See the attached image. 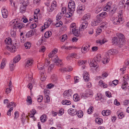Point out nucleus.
Masks as SVG:
<instances>
[{"label":"nucleus","mask_w":129,"mask_h":129,"mask_svg":"<svg viewBox=\"0 0 129 129\" xmlns=\"http://www.w3.org/2000/svg\"><path fill=\"white\" fill-rule=\"evenodd\" d=\"M5 43L6 44L9 45L7 46V49L11 52H14L16 50V48H18V45L17 43H14L13 45H11L12 41L11 38H7L5 40Z\"/></svg>","instance_id":"f257e3e1"},{"label":"nucleus","mask_w":129,"mask_h":129,"mask_svg":"<svg viewBox=\"0 0 129 129\" xmlns=\"http://www.w3.org/2000/svg\"><path fill=\"white\" fill-rule=\"evenodd\" d=\"M20 2L21 4H22L20 7V12L22 13H24L26 10V6L29 4L28 1L20 0Z\"/></svg>","instance_id":"f03ea898"},{"label":"nucleus","mask_w":129,"mask_h":129,"mask_svg":"<svg viewBox=\"0 0 129 129\" xmlns=\"http://www.w3.org/2000/svg\"><path fill=\"white\" fill-rule=\"evenodd\" d=\"M54 54L53 53L51 52L49 54L48 56L50 58H51V59L55 63H57V64H58L61 61V60H59V58L58 56H55L54 57Z\"/></svg>","instance_id":"7ed1b4c3"},{"label":"nucleus","mask_w":129,"mask_h":129,"mask_svg":"<svg viewBox=\"0 0 129 129\" xmlns=\"http://www.w3.org/2000/svg\"><path fill=\"white\" fill-rule=\"evenodd\" d=\"M11 22L13 24L14 26L16 28L21 29L25 26L24 24L22 23H18V21L16 20H15L12 21Z\"/></svg>","instance_id":"20e7f679"},{"label":"nucleus","mask_w":129,"mask_h":129,"mask_svg":"<svg viewBox=\"0 0 129 129\" xmlns=\"http://www.w3.org/2000/svg\"><path fill=\"white\" fill-rule=\"evenodd\" d=\"M72 90L71 89H69L64 92L63 96L65 99H70L72 98Z\"/></svg>","instance_id":"39448f33"},{"label":"nucleus","mask_w":129,"mask_h":129,"mask_svg":"<svg viewBox=\"0 0 129 129\" xmlns=\"http://www.w3.org/2000/svg\"><path fill=\"white\" fill-rule=\"evenodd\" d=\"M68 7L69 11L70 12H73L75 11V5L73 1L69 2Z\"/></svg>","instance_id":"423d86ee"},{"label":"nucleus","mask_w":129,"mask_h":129,"mask_svg":"<svg viewBox=\"0 0 129 129\" xmlns=\"http://www.w3.org/2000/svg\"><path fill=\"white\" fill-rule=\"evenodd\" d=\"M123 19L121 17L120 18H116L114 19L113 21V22L114 24H121L123 23Z\"/></svg>","instance_id":"0eeeda50"},{"label":"nucleus","mask_w":129,"mask_h":129,"mask_svg":"<svg viewBox=\"0 0 129 129\" xmlns=\"http://www.w3.org/2000/svg\"><path fill=\"white\" fill-rule=\"evenodd\" d=\"M57 6L56 2L55 1H53L52 2L51 7H49L48 10L49 11L51 12L53 11L54 9H55Z\"/></svg>","instance_id":"6e6552de"},{"label":"nucleus","mask_w":129,"mask_h":129,"mask_svg":"<svg viewBox=\"0 0 129 129\" xmlns=\"http://www.w3.org/2000/svg\"><path fill=\"white\" fill-rule=\"evenodd\" d=\"M112 42L113 44L116 45L121 44H122L121 42L120 41V39L117 37H114L112 38Z\"/></svg>","instance_id":"1a4fd4ad"},{"label":"nucleus","mask_w":129,"mask_h":129,"mask_svg":"<svg viewBox=\"0 0 129 129\" xmlns=\"http://www.w3.org/2000/svg\"><path fill=\"white\" fill-rule=\"evenodd\" d=\"M123 78H124L123 80L124 82L122 84L121 86V87L123 89H124L126 88L127 86V81L128 80V77L127 76H125L124 77H123Z\"/></svg>","instance_id":"9d476101"},{"label":"nucleus","mask_w":129,"mask_h":129,"mask_svg":"<svg viewBox=\"0 0 129 129\" xmlns=\"http://www.w3.org/2000/svg\"><path fill=\"white\" fill-rule=\"evenodd\" d=\"M88 25V23L87 21H84L82 22L79 28L80 31H82L85 29L87 27Z\"/></svg>","instance_id":"9b49d317"},{"label":"nucleus","mask_w":129,"mask_h":129,"mask_svg":"<svg viewBox=\"0 0 129 129\" xmlns=\"http://www.w3.org/2000/svg\"><path fill=\"white\" fill-rule=\"evenodd\" d=\"M88 73L86 71L84 72L83 76V79L86 82H88L89 79V76Z\"/></svg>","instance_id":"f8f14e48"},{"label":"nucleus","mask_w":129,"mask_h":129,"mask_svg":"<svg viewBox=\"0 0 129 129\" xmlns=\"http://www.w3.org/2000/svg\"><path fill=\"white\" fill-rule=\"evenodd\" d=\"M90 14L89 13L85 15L82 17V19L83 20H84V21H87V20L90 19Z\"/></svg>","instance_id":"ddd939ff"},{"label":"nucleus","mask_w":129,"mask_h":129,"mask_svg":"<svg viewBox=\"0 0 129 129\" xmlns=\"http://www.w3.org/2000/svg\"><path fill=\"white\" fill-rule=\"evenodd\" d=\"M68 112L71 115L74 116L76 114V111L75 110L70 109L68 110Z\"/></svg>","instance_id":"4468645a"},{"label":"nucleus","mask_w":129,"mask_h":129,"mask_svg":"<svg viewBox=\"0 0 129 129\" xmlns=\"http://www.w3.org/2000/svg\"><path fill=\"white\" fill-rule=\"evenodd\" d=\"M72 70V68L71 67L69 66L66 68H63L61 69L60 70V71L62 72H63L64 71L66 72H70V71H71Z\"/></svg>","instance_id":"2eb2a0df"},{"label":"nucleus","mask_w":129,"mask_h":129,"mask_svg":"<svg viewBox=\"0 0 129 129\" xmlns=\"http://www.w3.org/2000/svg\"><path fill=\"white\" fill-rule=\"evenodd\" d=\"M44 71H40V73L41 76L40 78L41 80L43 81H45L46 79V77H45L44 74Z\"/></svg>","instance_id":"dca6fc26"},{"label":"nucleus","mask_w":129,"mask_h":129,"mask_svg":"<svg viewBox=\"0 0 129 129\" xmlns=\"http://www.w3.org/2000/svg\"><path fill=\"white\" fill-rule=\"evenodd\" d=\"M33 60L31 59L27 60L26 62L25 65V67H28L32 65L33 63Z\"/></svg>","instance_id":"f3484780"},{"label":"nucleus","mask_w":129,"mask_h":129,"mask_svg":"<svg viewBox=\"0 0 129 129\" xmlns=\"http://www.w3.org/2000/svg\"><path fill=\"white\" fill-rule=\"evenodd\" d=\"M117 37L118 38H119L120 39L121 42V41L122 40L123 41L122 42H124V36L123 34L120 33H118L117 34Z\"/></svg>","instance_id":"a211bd4d"},{"label":"nucleus","mask_w":129,"mask_h":129,"mask_svg":"<svg viewBox=\"0 0 129 129\" xmlns=\"http://www.w3.org/2000/svg\"><path fill=\"white\" fill-rule=\"evenodd\" d=\"M111 5V4L110 2H108L106 6L104 8V10L106 11H109L110 8V6Z\"/></svg>","instance_id":"6ab92c4d"},{"label":"nucleus","mask_w":129,"mask_h":129,"mask_svg":"<svg viewBox=\"0 0 129 129\" xmlns=\"http://www.w3.org/2000/svg\"><path fill=\"white\" fill-rule=\"evenodd\" d=\"M72 31L74 36L76 37L78 36L80 34V31H78V30L76 28Z\"/></svg>","instance_id":"aec40b11"},{"label":"nucleus","mask_w":129,"mask_h":129,"mask_svg":"<svg viewBox=\"0 0 129 129\" xmlns=\"http://www.w3.org/2000/svg\"><path fill=\"white\" fill-rule=\"evenodd\" d=\"M92 94L91 93L87 92L85 94L83 93H81L80 95L81 97L82 98H85L88 97L92 95Z\"/></svg>","instance_id":"412c9836"},{"label":"nucleus","mask_w":129,"mask_h":129,"mask_svg":"<svg viewBox=\"0 0 129 129\" xmlns=\"http://www.w3.org/2000/svg\"><path fill=\"white\" fill-rule=\"evenodd\" d=\"M20 55H18L16 56L13 59V62L16 63L17 62L21 59Z\"/></svg>","instance_id":"4be33fe9"},{"label":"nucleus","mask_w":129,"mask_h":129,"mask_svg":"<svg viewBox=\"0 0 129 129\" xmlns=\"http://www.w3.org/2000/svg\"><path fill=\"white\" fill-rule=\"evenodd\" d=\"M47 119V116L45 115H42L40 118V120L41 122H45Z\"/></svg>","instance_id":"5701e85b"},{"label":"nucleus","mask_w":129,"mask_h":129,"mask_svg":"<svg viewBox=\"0 0 129 129\" xmlns=\"http://www.w3.org/2000/svg\"><path fill=\"white\" fill-rule=\"evenodd\" d=\"M62 104L64 105H69L71 104V102L69 100H63L62 102Z\"/></svg>","instance_id":"b1692460"},{"label":"nucleus","mask_w":129,"mask_h":129,"mask_svg":"<svg viewBox=\"0 0 129 129\" xmlns=\"http://www.w3.org/2000/svg\"><path fill=\"white\" fill-rule=\"evenodd\" d=\"M73 99L75 102H77L80 100V98L77 94H75L73 96Z\"/></svg>","instance_id":"393cba45"},{"label":"nucleus","mask_w":129,"mask_h":129,"mask_svg":"<svg viewBox=\"0 0 129 129\" xmlns=\"http://www.w3.org/2000/svg\"><path fill=\"white\" fill-rule=\"evenodd\" d=\"M106 58H104L102 60V62L104 64H106L108 63L110 60L109 56H106Z\"/></svg>","instance_id":"a878e982"},{"label":"nucleus","mask_w":129,"mask_h":129,"mask_svg":"<svg viewBox=\"0 0 129 129\" xmlns=\"http://www.w3.org/2000/svg\"><path fill=\"white\" fill-rule=\"evenodd\" d=\"M34 33L33 31L30 30L28 31L26 34V37L28 38L29 37H31L34 35Z\"/></svg>","instance_id":"bb28decb"},{"label":"nucleus","mask_w":129,"mask_h":129,"mask_svg":"<svg viewBox=\"0 0 129 129\" xmlns=\"http://www.w3.org/2000/svg\"><path fill=\"white\" fill-rule=\"evenodd\" d=\"M95 122L98 124H101L103 122V120L101 118H97L95 119Z\"/></svg>","instance_id":"cd10ccee"},{"label":"nucleus","mask_w":129,"mask_h":129,"mask_svg":"<svg viewBox=\"0 0 129 129\" xmlns=\"http://www.w3.org/2000/svg\"><path fill=\"white\" fill-rule=\"evenodd\" d=\"M117 115L118 118L119 119H122L124 116V115L122 112L120 113L117 111Z\"/></svg>","instance_id":"c85d7f7f"},{"label":"nucleus","mask_w":129,"mask_h":129,"mask_svg":"<svg viewBox=\"0 0 129 129\" xmlns=\"http://www.w3.org/2000/svg\"><path fill=\"white\" fill-rule=\"evenodd\" d=\"M76 28V24L74 23H72L70 26V30L73 31V30Z\"/></svg>","instance_id":"c756f323"},{"label":"nucleus","mask_w":129,"mask_h":129,"mask_svg":"<svg viewBox=\"0 0 129 129\" xmlns=\"http://www.w3.org/2000/svg\"><path fill=\"white\" fill-rule=\"evenodd\" d=\"M51 35V31H49L46 32L44 35L45 37L46 38H48L50 37Z\"/></svg>","instance_id":"7c9ffc66"},{"label":"nucleus","mask_w":129,"mask_h":129,"mask_svg":"<svg viewBox=\"0 0 129 129\" xmlns=\"http://www.w3.org/2000/svg\"><path fill=\"white\" fill-rule=\"evenodd\" d=\"M6 64V60L4 59L2 60L1 65V69H3L4 68Z\"/></svg>","instance_id":"2f4dec72"},{"label":"nucleus","mask_w":129,"mask_h":129,"mask_svg":"<svg viewBox=\"0 0 129 129\" xmlns=\"http://www.w3.org/2000/svg\"><path fill=\"white\" fill-rule=\"evenodd\" d=\"M76 114L78 116L79 118L82 117L83 115V113L82 111H81L78 112H76Z\"/></svg>","instance_id":"473e14b6"},{"label":"nucleus","mask_w":129,"mask_h":129,"mask_svg":"<svg viewBox=\"0 0 129 129\" xmlns=\"http://www.w3.org/2000/svg\"><path fill=\"white\" fill-rule=\"evenodd\" d=\"M13 105L14 106H16V104L15 103L13 102H11L8 103L7 105V108H10L11 106H13Z\"/></svg>","instance_id":"72a5a7b5"},{"label":"nucleus","mask_w":129,"mask_h":129,"mask_svg":"<svg viewBox=\"0 0 129 129\" xmlns=\"http://www.w3.org/2000/svg\"><path fill=\"white\" fill-rule=\"evenodd\" d=\"M102 10V8L101 7L99 6L97 7L95 9V12L96 13H98Z\"/></svg>","instance_id":"f704fd0d"},{"label":"nucleus","mask_w":129,"mask_h":129,"mask_svg":"<svg viewBox=\"0 0 129 129\" xmlns=\"http://www.w3.org/2000/svg\"><path fill=\"white\" fill-rule=\"evenodd\" d=\"M89 64L91 67H95L96 66V62L94 60H92L91 62L90 61V63Z\"/></svg>","instance_id":"c9c22d12"},{"label":"nucleus","mask_w":129,"mask_h":129,"mask_svg":"<svg viewBox=\"0 0 129 129\" xmlns=\"http://www.w3.org/2000/svg\"><path fill=\"white\" fill-rule=\"evenodd\" d=\"M103 19L102 17L100 16L99 15L97 16L96 17V20L99 23Z\"/></svg>","instance_id":"e433bc0d"},{"label":"nucleus","mask_w":129,"mask_h":129,"mask_svg":"<svg viewBox=\"0 0 129 129\" xmlns=\"http://www.w3.org/2000/svg\"><path fill=\"white\" fill-rule=\"evenodd\" d=\"M24 46L26 49L29 48L31 46V44L30 42H27L25 43L24 44Z\"/></svg>","instance_id":"4c0bfd02"},{"label":"nucleus","mask_w":129,"mask_h":129,"mask_svg":"<svg viewBox=\"0 0 129 129\" xmlns=\"http://www.w3.org/2000/svg\"><path fill=\"white\" fill-rule=\"evenodd\" d=\"M85 9V7L84 5H79L78 7V11H84Z\"/></svg>","instance_id":"58836bf2"},{"label":"nucleus","mask_w":129,"mask_h":129,"mask_svg":"<svg viewBox=\"0 0 129 129\" xmlns=\"http://www.w3.org/2000/svg\"><path fill=\"white\" fill-rule=\"evenodd\" d=\"M52 21L50 19H49L48 20L47 22L46 23H45V25H47V27H46V28L50 26V24L52 22Z\"/></svg>","instance_id":"ea45409f"},{"label":"nucleus","mask_w":129,"mask_h":129,"mask_svg":"<svg viewBox=\"0 0 129 129\" xmlns=\"http://www.w3.org/2000/svg\"><path fill=\"white\" fill-rule=\"evenodd\" d=\"M67 39V35H63L60 38V40L62 42L64 41Z\"/></svg>","instance_id":"a19ab883"},{"label":"nucleus","mask_w":129,"mask_h":129,"mask_svg":"<svg viewBox=\"0 0 129 129\" xmlns=\"http://www.w3.org/2000/svg\"><path fill=\"white\" fill-rule=\"evenodd\" d=\"M10 5L12 6H14V7H16L15 4L16 0H10Z\"/></svg>","instance_id":"79ce46f5"},{"label":"nucleus","mask_w":129,"mask_h":129,"mask_svg":"<svg viewBox=\"0 0 129 129\" xmlns=\"http://www.w3.org/2000/svg\"><path fill=\"white\" fill-rule=\"evenodd\" d=\"M26 101L28 103H29V104L30 105L32 103V101L30 96H28L26 99Z\"/></svg>","instance_id":"37998d69"},{"label":"nucleus","mask_w":129,"mask_h":129,"mask_svg":"<svg viewBox=\"0 0 129 129\" xmlns=\"http://www.w3.org/2000/svg\"><path fill=\"white\" fill-rule=\"evenodd\" d=\"M37 67L38 69L40 70H41V71H44V67L43 66H42L41 65H40L39 64L37 65Z\"/></svg>","instance_id":"c03bdc74"},{"label":"nucleus","mask_w":129,"mask_h":129,"mask_svg":"<svg viewBox=\"0 0 129 129\" xmlns=\"http://www.w3.org/2000/svg\"><path fill=\"white\" fill-rule=\"evenodd\" d=\"M103 19V18H105L106 16L107 13L106 12H103L101 14H99Z\"/></svg>","instance_id":"a18cd8bd"},{"label":"nucleus","mask_w":129,"mask_h":129,"mask_svg":"<svg viewBox=\"0 0 129 129\" xmlns=\"http://www.w3.org/2000/svg\"><path fill=\"white\" fill-rule=\"evenodd\" d=\"M87 49H88L87 47V46H85L84 47H82L81 48V51L82 53H84V51H87Z\"/></svg>","instance_id":"49530a36"},{"label":"nucleus","mask_w":129,"mask_h":129,"mask_svg":"<svg viewBox=\"0 0 129 129\" xmlns=\"http://www.w3.org/2000/svg\"><path fill=\"white\" fill-rule=\"evenodd\" d=\"M99 23L96 20H93L92 21L91 25L93 26H95L97 25Z\"/></svg>","instance_id":"de8ad7c7"},{"label":"nucleus","mask_w":129,"mask_h":129,"mask_svg":"<svg viewBox=\"0 0 129 129\" xmlns=\"http://www.w3.org/2000/svg\"><path fill=\"white\" fill-rule=\"evenodd\" d=\"M15 64H10V68L11 71H13L14 68Z\"/></svg>","instance_id":"09e8293b"},{"label":"nucleus","mask_w":129,"mask_h":129,"mask_svg":"<svg viewBox=\"0 0 129 129\" xmlns=\"http://www.w3.org/2000/svg\"><path fill=\"white\" fill-rule=\"evenodd\" d=\"M93 109V108L92 107H90L88 110L87 112L88 114H90L92 112Z\"/></svg>","instance_id":"8fccbe9b"},{"label":"nucleus","mask_w":129,"mask_h":129,"mask_svg":"<svg viewBox=\"0 0 129 129\" xmlns=\"http://www.w3.org/2000/svg\"><path fill=\"white\" fill-rule=\"evenodd\" d=\"M13 110V107H11L10 109L7 112V114L9 116L11 115V112Z\"/></svg>","instance_id":"3c124183"},{"label":"nucleus","mask_w":129,"mask_h":129,"mask_svg":"<svg viewBox=\"0 0 129 129\" xmlns=\"http://www.w3.org/2000/svg\"><path fill=\"white\" fill-rule=\"evenodd\" d=\"M107 54L108 55L107 56H109V55L113 54L112 49L108 51L107 52Z\"/></svg>","instance_id":"603ef678"},{"label":"nucleus","mask_w":129,"mask_h":129,"mask_svg":"<svg viewBox=\"0 0 129 129\" xmlns=\"http://www.w3.org/2000/svg\"><path fill=\"white\" fill-rule=\"evenodd\" d=\"M86 62V61L80 60L78 62V64L79 65H83L85 64Z\"/></svg>","instance_id":"864d4df0"},{"label":"nucleus","mask_w":129,"mask_h":129,"mask_svg":"<svg viewBox=\"0 0 129 129\" xmlns=\"http://www.w3.org/2000/svg\"><path fill=\"white\" fill-rule=\"evenodd\" d=\"M40 11V10L39 9H36L34 12V15H36V16L37 17V15L38 14Z\"/></svg>","instance_id":"5fc2aeb1"},{"label":"nucleus","mask_w":129,"mask_h":129,"mask_svg":"<svg viewBox=\"0 0 129 129\" xmlns=\"http://www.w3.org/2000/svg\"><path fill=\"white\" fill-rule=\"evenodd\" d=\"M62 13H60L61 16H62L66 12V8H62Z\"/></svg>","instance_id":"6e6d98bb"},{"label":"nucleus","mask_w":129,"mask_h":129,"mask_svg":"<svg viewBox=\"0 0 129 129\" xmlns=\"http://www.w3.org/2000/svg\"><path fill=\"white\" fill-rule=\"evenodd\" d=\"M101 60V57L100 56H98L96 57V58H95V60H94L95 61H97L98 62H100Z\"/></svg>","instance_id":"4d7b16f0"},{"label":"nucleus","mask_w":129,"mask_h":129,"mask_svg":"<svg viewBox=\"0 0 129 129\" xmlns=\"http://www.w3.org/2000/svg\"><path fill=\"white\" fill-rule=\"evenodd\" d=\"M2 15L3 16V17L5 18H6L8 16V13H7L6 12V13H2Z\"/></svg>","instance_id":"13d9d810"},{"label":"nucleus","mask_w":129,"mask_h":129,"mask_svg":"<svg viewBox=\"0 0 129 129\" xmlns=\"http://www.w3.org/2000/svg\"><path fill=\"white\" fill-rule=\"evenodd\" d=\"M45 50V47L44 46H43L41 47L39 51L40 52H44Z\"/></svg>","instance_id":"bf43d9fd"},{"label":"nucleus","mask_w":129,"mask_h":129,"mask_svg":"<svg viewBox=\"0 0 129 129\" xmlns=\"http://www.w3.org/2000/svg\"><path fill=\"white\" fill-rule=\"evenodd\" d=\"M43 98V96L41 95L39 96L38 99V101L39 102H41Z\"/></svg>","instance_id":"052dcab7"},{"label":"nucleus","mask_w":129,"mask_h":129,"mask_svg":"<svg viewBox=\"0 0 129 129\" xmlns=\"http://www.w3.org/2000/svg\"><path fill=\"white\" fill-rule=\"evenodd\" d=\"M15 117L14 119L17 118L19 117V113L17 111H16L14 113Z\"/></svg>","instance_id":"680f3d73"},{"label":"nucleus","mask_w":129,"mask_h":129,"mask_svg":"<svg viewBox=\"0 0 129 129\" xmlns=\"http://www.w3.org/2000/svg\"><path fill=\"white\" fill-rule=\"evenodd\" d=\"M54 86V85L52 84H49L47 85V87L48 89H51Z\"/></svg>","instance_id":"e2e57ef3"},{"label":"nucleus","mask_w":129,"mask_h":129,"mask_svg":"<svg viewBox=\"0 0 129 129\" xmlns=\"http://www.w3.org/2000/svg\"><path fill=\"white\" fill-rule=\"evenodd\" d=\"M79 77H78L77 76L74 77V81L75 82V83H77L78 82V80Z\"/></svg>","instance_id":"0e129e2a"},{"label":"nucleus","mask_w":129,"mask_h":129,"mask_svg":"<svg viewBox=\"0 0 129 129\" xmlns=\"http://www.w3.org/2000/svg\"><path fill=\"white\" fill-rule=\"evenodd\" d=\"M114 103L115 105L117 106H119L120 105L119 102L117 101V100L116 99H115Z\"/></svg>","instance_id":"69168bd1"},{"label":"nucleus","mask_w":129,"mask_h":129,"mask_svg":"<svg viewBox=\"0 0 129 129\" xmlns=\"http://www.w3.org/2000/svg\"><path fill=\"white\" fill-rule=\"evenodd\" d=\"M11 89H12L10 88H7L6 91V93L7 94L9 93L10 92L11 90Z\"/></svg>","instance_id":"338daca9"},{"label":"nucleus","mask_w":129,"mask_h":129,"mask_svg":"<svg viewBox=\"0 0 129 129\" xmlns=\"http://www.w3.org/2000/svg\"><path fill=\"white\" fill-rule=\"evenodd\" d=\"M45 98L47 100V102H49L50 101L49 97L47 95L45 97Z\"/></svg>","instance_id":"774afa93"}]
</instances>
